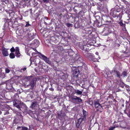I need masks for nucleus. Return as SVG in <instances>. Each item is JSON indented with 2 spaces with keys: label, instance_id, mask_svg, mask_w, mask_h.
Returning <instances> with one entry per match:
<instances>
[{
  "label": "nucleus",
  "instance_id": "43",
  "mask_svg": "<svg viewBox=\"0 0 130 130\" xmlns=\"http://www.w3.org/2000/svg\"><path fill=\"white\" fill-rule=\"evenodd\" d=\"M44 23L46 24V25H47V23H46V22H44Z\"/></svg>",
  "mask_w": 130,
  "mask_h": 130
},
{
  "label": "nucleus",
  "instance_id": "32",
  "mask_svg": "<svg viewBox=\"0 0 130 130\" xmlns=\"http://www.w3.org/2000/svg\"><path fill=\"white\" fill-rule=\"evenodd\" d=\"M120 25H121V26H123V25L124 26V25H125V24H123V23L122 22H120Z\"/></svg>",
  "mask_w": 130,
  "mask_h": 130
},
{
  "label": "nucleus",
  "instance_id": "4",
  "mask_svg": "<svg viewBox=\"0 0 130 130\" xmlns=\"http://www.w3.org/2000/svg\"><path fill=\"white\" fill-rule=\"evenodd\" d=\"M37 79L36 78H34L30 81V84L29 85H27V87L29 86H30L31 87L30 88V89H33L35 86L36 85V81Z\"/></svg>",
  "mask_w": 130,
  "mask_h": 130
},
{
  "label": "nucleus",
  "instance_id": "14",
  "mask_svg": "<svg viewBox=\"0 0 130 130\" xmlns=\"http://www.w3.org/2000/svg\"><path fill=\"white\" fill-rule=\"evenodd\" d=\"M113 72L117 74L118 77H120V73L119 71L115 70L113 71Z\"/></svg>",
  "mask_w": 130,
  "mask_h": 130
},
{
  "label": "nucleus",
  "instance_id": "6",
  "mask_svg": "<svg viewBox=\"0 0 130 130\" xmlns=\"http://www.w3.org/2000/svg\"><path fill=\"white\" fill-rule=\"evenodd\" d=\"M2 51V53L4 56H6L8 55L9 54L7 51V49L4 47H3Z\"/></svg>",
  "mask_w": 130,
  "mask_h": 130
},
{
  "label": "nucleus",
  "instance_id": "23",
  "mask_svg": "<svg viewBox=\"0 0 130 130\" xmlns=\"http://www.w3.org/2000/svg\"><path fill=\"white\" fill-rule=\"evenodd\" d=\"M10 71V70L7 68H6L5 69V72L6 73H9Z\"/></svg>",
  "mask_w": 130,
  "mask_h": 130
},
{
  "label": "nucleus",
  "instance_id": "25",
  "mask_svg": "<svg viewBox=\"0 0 130 130\" xmlns=\"http://www.w3.org/2000/svg\"><path fill=\"white\" fill-rule=\"evenodd\" d=\"M28 129V128L25 127H22V130H27Z\"/></svg>",
  "mask_w": 130,
  "mask_h": 130
},
{
  "label": "nucleus",
  "instance_id": "11",
  "mask_svg": "<svg viewBox=\"0 0 130 130\" xmlns=\"http://www.w3.org/2000/svg\"><path fill=\"white\" fill-rule=\"evenodd\" d=\"M78 70L76 69L73 71V75H75L76 76L78 75L79 73V72L78 71Z\"/></svg>",
  "mask_w": 130,
  "mask_h": 130
},
{
  "label": "nucleus",
  "instance_id": "5",
  "mask_svg": "<svg viewBox=\"0 0 130 130\" xmlns=\"http://www.w3.org/2000/svg\"><path fill=\"white\" fill-rule=\"evenodd\" d=\"M40 55H41L43 58L44 60L46 63L49 64H51L52 63L51 61L49 60V59L46 56L43 55L42 54L40 53H39Z\"/></svg>",
  "mask_w": 130,
  "mask_h": 130
},
{
  "label": "nucleus",
  "instance_id": "30",
  "mask_svg": "<svg viewBox=\"0 0 130 130\" xmlns=\"http://www.w3.org/2000/svg\"><path fill=\"white\" fill-rule=\"evenodd\" d=\"M116 11H115L113 12V14L112 15V16H113L114 17H116L117 16L116 15V14H114V13H116Z\"/></svg>",
  "mask_w": 130,
  "mask_h": 130
},
{
  "label": "nucleus",
  "instance_id": "42",
  "mask_svg": "<svg viewBox=\"0 0 130 130\" xmlns=\"http://www.w3.org/2000/svg\"><path fill=\"white\" fill-rule=\"evenodd\" d=\"M77 0H72V1L73 2H75L76 1H77Z\"/></svg>",
  "mask_w": 130,
  "mask_h": 130
},
{
  "label": "nucleus",
  "instance_id": "36",
  "mask_svg": "<svg viewBox=\"0 0 130 130\" xmlns=\"http://www.w3.org/2000/svg\"><path fill=\"white\" fill-rule=\"evenodd\" d=\"M58 14L59 15L60 17H61V15H62V13H61L60 14Z\"/></svg>",
  "mask_w": 130,
  "mask_h": 130
},
{
  "label": "nucleus",
  "instance_id": "37",
  "mask_svg": "<svg viewBox=\"0 0 130 130\" xmlns=\"http://www.w3.org/2000/svg\"><path fill=\"white\" fill-rule=\"evenodd\" d=\"M124 84L123 83L121 85V87H124Z\"/></svg>",
  "mask_w": 130,
  "mask_h": 130
},
{
  "label": "nucleus",
  "instance_id": "26",
  "mask_svg": "<svg viewBox=\"0 0 130 130\" xmlns=\"http://www.w3.org/2000/svg\"><path fill=\"white\" fill-rule=\"evenodd\" d=\"M54 55L55 56L54 58H56V54L55 53H52V54L50 56H52V55Z\"/></svg>",
  "mask_w": 130,
  "mask_h": 130
},
{
  "label": "nucleus",
  "instance_id": "24",
  "mask_svg": "<svg viewBox=\"0 0 130 130\" xmlns=\"http://www.w3.org/2000/svg\"><path fill=\"white\" fill-rule=\"evenodd\" d=\"M15 51V49L13 47H12L10 49V51L11 52H14Z\"/></svg>",
  "mask_w": 130,
  "mask_h": 130
},
{
  "label": "nucleus",
  "instance_id": "41",
  "mask_svg": "<svg viewBox=\"0 0 130 130\" xmlns=\"http://www.w3.org/2000/svg\"><path fill=\"white\" fill-rule=\"evenodd\" d=\"M89 32H90V34H91L92 33V32L90 30L89 31Z\"/></svg>",
  "mask_w": 130,
  "mask_h": 130
},
{
  "label": "nucleus",
  "instance_id": "1",
  "mask_svg": "<svg viewBox=\"0 0 130 130\" xmlns=\"http://www.w3.org/2000/svg\"><path fill=\"white\" fill-rule=\"evenodd\" d=\"M13 106L19 109V110H21L20 108L24 105L23 103L17 100H14L13 102Z\"/></svg>",
  "mask_w": 130,
  "mask_h": 130
},
{
  "label": "nucleus",
  "instance_id": "33",
  "mask_svg": "<svg viewBox=\"0 0 130 130\" xmlns=\"http://www.w3.org/2000/svg\"><path fill=\"white\" fill-rule=\"evenodd\" d=\"M30 25L28 23H27L26 25L25 26L26 27H28Z\"/></svg>",
  "mask_w": 130,
  "mask_h": 130
},
{
  "label": "nucleus",
  "instance_id": "15",
  "mask_svg": "<svg viewBox=\"0 0 130 130\" xmlns=\"http://www.w3.org/2000/svg\"><path fill=\"white\" fill-rule=\"evenodd\" d=\"M68 54L69 56L71 57H72L73 55L74 54V53L72 51H71L69 52Z\"/></svg>",
  "mask_w": 130,
  "mask_h": 130
},
{
  "label": "nucleus",
  "instance_id": "12",
  "mask_svg": "<svg viewBox=\"0 0 130 130\" xmlns=\"http://www.w3.org/2000/svg\"><path fill=\"white\" fill-rule=\"evenodd\" d=\"M37 102H32L31 106H30V107H31L32 108L35 107L37 105Z\"/></svg>",
  "mask_w": 130,
  "mask_h": 130
},
{
  "label": "nucleus",
  "instance_id": "47",
  "mask_svg": "<svg viewBox=\"0 0 130 130\" xmlns=\"http://www.w3.org/2000/svg\"><path fill=\"white\" fill-rule=\"evenodd\" d=\"M102 112V111H100V112Z\"/></svg>",
  "mask_w": 130,
  "mask_h": 130
},
{
  "label": "nucleus",
  "instance_id": "22",
  "mask_svg": "<svg viewBox=\"0 0 130 130\" xmlns=\"http://www.w3.org/2000/svg\"><path fill=\"white\" fill-rule=\"evenodd\" d=\"M67 25L68 27H72L73 26L72 24H70V23L67 24Z\"/></svg>",
  "mask_w": 130,
  "mask_h": 130
},
{
  "label": "nucleus",
  "instance_id": "31",
  "mask_svg": "<svg viewBox=\"0 0 130 130\" xmlns=\"http://www.w3.org/2000/svg\"><path fill=\"white\" fill-rule=\"evenodd\" d=\"M115 128V126L110 128L109 130H113Z\"/></svg>",
  "mask_w": 130,
  "mask_h": 130
},
{
  "label": "nucleus",
  "instance_id": "19",
  "mask_svg": "<svg viewBox=\"0 0 130 130\" xmlns=\"http://www.w3.org/2000/svg\"><path fill=\"white\" fill-rule=\"evenodd\" d=\"M127 74V72H126L124 71H123L122 72L121 75L122 76V75H123V76L124 77H125V76H126Z\"/></svg>",
  "mask_w": 130,
  "mask_h": 130
},
{
  "label": "nucleus",
  "instance_id": "28",
  "mask_svg": "<svg viewBox=\"0 0 130 130\" xmlns=\"http://www.w3.org/2000/svg\"><path fill=\"white\" fill-rule=\"evenodd\" d=\"M45 3H47L49 2V0H42Z\"/></svg>",
  "mask_w": 130,
  "mask_h": 130
},
{
  "label": "nucleus",
  "instance_id": "18",
  "mask_svg": "<svg viewBox=\"0 0 130 130\" xmlns=\"http://www.w3.org/2000/svg\"><path fill=\"white\" fill-rule=\"evenodd\" d=\"M28 110L27 109V107L25 106L24 109V110L23 112V113H24L25 114H27L28 113Z\"/></svg>",
  "mask_w": 130,
  "mask_h": 130
},
{
  "label": "nucleus",
  "instance_id": "45",
  "mask_svg": "<svg viewBox=\"0 0 130 130\" xmlns=\"http://www.w3.org/2000/svg\"><path fill=\"white\" fill-rule=\"evenodd\" d=\"M129 101L130 102V98H129Z\"/></svg>",
  "mask_w": 130,
  "mask_h": 130
},
{
  "label": "nucleus",
  "instance_id": "20",
  "mask_svg": "<svg viewBox=\"0 0 130 130\" xmlns=\"http://www.w3.org/2000/svg\"><path fill=\"white\" fill-rule=\"evenodd\" d=\"M79 8L77 6H75L74 8V11L76 12V11H77V9H78V8Z\"/></svg>",
  "mask_w": 130,
  "mask_h": 130
},
{
  "label": "nucleus",
  "instance_id": "8",
  "mask_svg": "<svg viewBox=\"0 0 130 130\" xmlns=\"http://www.w3.org/2000/svg\"><path fill=\"white\" fill-rule=\"evenodd\" d=\"M15 53L16 56L17 57H19L21 55L19 52V48L18 47H17L15 48Z\"/></svg>",
  "mask_w": 130,
  "mask_h": 130
},
{
  "label": "nucleus",
  "instance_id": "2",
  "mask_svg": "<svg viewBox=\"0 0 130 130\" xmlns=\"http://www.w3.org/2000/svg\"><path fill=\"white\" fill-rule=\"evenodd\" d=\"M86 119L85 117H83L80 118L77 120V122L76 123V126L77 127H79L80 124L84 123L85 122Z\"/></svg>",
  "mask_w": 130,
  "mask_h": 130
},
{
  "label": "nucleus",
  "instance_id": "9",
  "mask_svg": "<svg viewBox=\"0 0 130 130\" xmlns=\"http://www.w3.org/2000/svg\"><path fill=\"white\" fill-rule=\"evenodd\" d=\"M57 40L54 37H52L51 38L50 41L51 43L53 44L54 43H56Z\"/></svg>",
  "mask_w": 130,
  "mask_h": 130
},
{
  "label": "nucleus",
  "instance_id": "7",
  "mask_svg": "<svg viewBox=\"0 0 130 130\" xmlns=\"http://www.w3.org/2000/svg\"><path fill=\"white\" fill-rule=\"evenodd\" d=\"M56 50L59 54L63 53L64 51L62 46H57L56 47Z\"/></svg>",
  "mask_w": 130,
  "mask_h": 130
},
{
  "label": "nucleus",
  "instance_id": "27",
  "mask_svg": "<svg viewBox=\"0 0 130 130\" xmlns=\"http://www.w3.org/2000/svg\"><path fill=\"white\" fill-rule=\"evenodd\" d=\"M123 2L125 3V4H128V2L126 0H122Z\"/></svg>",
  "mask_w": 130,
  "mask_h": 130
},
{
  "label": "nucleus",
  "instance_id": "10",
  "mask_svg": "<svg viewBox=\"0 0 130 130\" xmlns=\"http://www.w3.org/2000/svg\"><path fill=\"white\" fill-rule=\"evenodd\" d=\"M94 105L96 108H102V106L100 104L97 102L96 101L94 102Z\"/></svg>",
  "mask_w": 130,
  "mask_h": 130
},
{
  "label": "nucleus",
  "instance_id": "39",
  "mask_svg": "<svg viewBox=\"0 0 130 130\" xmlns=\"http://www.w3.org/2000/svg\"><path fill=\"white\" fill-rule=\"evenodd\" d=\"M85 30H83V31H82V32H85Z\"/></svg>",
  "mask_w": 130,
  "mask_h": 130
},
{
  "label": "nucleus",
  "instance_id": "16",
  "mask_svg": "<svg viewBox=\"0 0 130 130\" xmlns=\"http://www.w3.org/2000/svg\"><path fill=\"white\" fill-rule=\"evenodd\" d=\"M10 57L11 58H13L15 57V55L13 53H11L9 55Z\"/></svg>",
  "mask_w": 130,
  "mask_h": 130
},
{
  "label": "nucleus",
  "instance_id": "34",
  "mask_svg": "<svg viewBox=\"0 0 130 130\" xmlns=\"http://www.w3.org/2000/svg\"><path fill=\"white\" fill-rule=\"evenodd\" d=\"M50 90L53 91L54 90V89L52 88H50Z\"/></svg>",
  "mask_w": 130,
  "mask_h": 130
},
{
  "label": "nucleus",
  "instance_id": "40",
  "mask_svg": "<svg viewBox=\"0 0 130 130\" xmlns=\"http://www.w3.org/2000/svg\"><path fill=\"white\" fill-rule=\"evenodd\" d=\"M20 127V126H19L18 127H17V129H19V128H20L21 127Z\"/></svg>",
  "mask_w": 130,
  "mask_h": 130
},
{
  "label": "nucleus",
  "instance_id": "13",
  "mask_svg": "<svg viewBox=\"0 0 130 130\" xmlns=\"http://www.w3.org/2000/svg\"><path fill=\"white\" fill-rule=\"evenodd\" d=\"M83 113L84 115V116L83 117H85V119H86V116L87 115V112L84 110H83Z\"/></svg>",
  "mask_w": 130,
  "mask_h": 130
},
{
  "label": "nucleus",
  "instance_id": "38",
  "mask_svg": "<svg viewBox=\"0 0 130 130\" xmlns=\"http://www.w3.org/2000/svg\"><path fill=\"white\" fill-rule=\"evenodd\" d=\"M95 54L97 55H99V53L98 52H96L95 53Z\"/></svg>",
  "mask_w": 130,
  "mask_h": 130
},
{
  "label": "nucleus",
  "instance_id": "21",
  "mask_svg": "<svg viewBox=\"0 0 130 130\" xmlns=\"http://www.w3.org/2000/svg\"><path fill=\"white\" fill-rule=\"evenodd\" d=\"M33 77V76L31 75L30 76H26L25 77V78H26V79H28V80H29L32 77Z\"/></svg>",
  "mask_w": 130,
  "mask_h": 130
},
{
  "label": "nucleus",
  "instance_id": "29",
  "mask_svg": "<svg viewBox=\"0 0 130 130\" xmlns=\"http://www.w3.org/2000/svg\"><path fill=\"white\" fill-rule=\"evenodd\" d=\"M17 114L18 115H19L21 117H22V116L21 112H18Z\"/></svg>",
  "mask_w": 130,
  "mask_h": 130
},
{
  "label": "nucleus",
  "instance_id": "3",
  "mask_svg": "<svg viewBox=\"0 0 130 130\" xmlns=\"http://www.w3.org/2000/svg\"><path fill=\"white\" fill-rule=\"evenodd\" d=\"M71 99L74 102V103H80L82 101V100L80 98L74 95L71 96Z\"/></svg>",
  "mask_w": 130,
  "mask_h": 130
},
{
  "label": "nucleus",
  "instance_id": "35",
  "mask_svg": "<svg viewBox=\"0 0 130 130\" xmlns=\"http://www.w3.org/2000/svg\"><path fill=\"white\" fill-rule=\"evenodd\" d=\"M26 68L25 67V68H23V70L24 71H25V70H26Z\"/></svg>",
  "mask_w": 130,
  "mask_h": 130
},
{
  "label": "nucleus",
  "instance_id": "17",
  "mask_svg": "<svg viewBox=\"0 0 130 130\" xmlns=\"http://www.w3.org/2000/svg\"><path fill=\"white\" fill-rule=\"evenodd\" d=\"M75 93H77L78 94H81L82 93V91H80L78 90H77L75 91Z\"/></svg>",
  "mask_w": 130,
  "mask_h": 130
},
{
  "label": "nucleus",
  "instance_id": "44",
  "mask_svg": "<svg viewBox=\"0 0 130 130\" xmlns=\"http://www.w3.org/2000/svg\"><path fill=\"white\" fill-rule=\"evenodd\" d=\"M122 106L123 107H124V104H122Z\"/></svg>",
  "mask_w": 130,
  "mask_h": 130
},
{
  "label": "nucleus",
  "instance_id": "48",
  "mask_svg": "<svg viewBox=\"0 0 130 130\" xmlns=\"http://www.w3.org/2000/svg\"><path fill=\"white\" fill-rule=\"evenodd\" d=\"M97 110L98 111L99 110L98 109H97Z\"/></svg>",
  "mask_w": 130,
  "mask_h": 130
},
{
  "label": "nucleus",
  "instance_id": "46",
  "mask_svg": "<svg viewBox=\"0 0 130 130\" xmlns=\"http://www.w3.org/2000/svg\"><path fill=\"white\" fill-rule=\"evenodd\" d=\"M129 115H130V112H129Z\"/></svg>",
  "mask_w": 130,
  "mask_h": 130
}]
</instances>
